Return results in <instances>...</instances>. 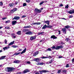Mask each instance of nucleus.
Segmentation results:
<instances>
[{"label":"nucleus","mask_w":74,"mask_h":74,"mask_svg":"<svg viewBox=\"0 0 74 74\" xmlns=\"http://www.w3.org/2000/svg\"><path fill=\"white\" fill-rule=\"evenodd\" d=\"M44 33H45V32H39L38 34V35H40V34H41V35L43 36V35H44Z\"/></svg>","instance_id":"nucleus-14"},{"label":"nucleus","mask_w":74,"mask_h":74,"mask_svg":"<svg viewBox=\"0 0 74 74\" xmlns=\"http://www.w3.org/2000/svg\"><path fill=\"white\" fill-rule=\"evenodd\" d=\"M14 41L13 42H11L8 45V47H3V49H4V51H5L6 49H9L10 48V45H12L14 44Z\"/></svg>","instance_id":"nucleus-1"},{"label":"nucleus","mask_w":74,"mask_h":74,"mask_svg":"<svg viewBox=\"0 0 74 74\" xmlns=\"http://www.w3.org/2000/svg\"><path fill=\"white\" fill-rule=\"evenodd\" d=\"M47 28V25H45L42 27V29H45Z\"/></svg>","instance_id":"nucleus-21"},{"label":"nucleus","mask_w":74,"mask_h":74,"mask_svg":"<svg viewBox=\"0 0 74 74\" xmlns=\"http://www.w3.org/2000/svg\"><path fill=\"white\" fill-rule=\"evenodd\" d=\"M18 2H15V4H18Z\"/></svg>","instance_id":"nucleus-64"},{"label":"nucleus","mask_w":74,"mask_h":74,"mask_svg":"<svg viewBox=\"0 0 74 74\" xmlns=\"http://www.w3.org/2000/svg\"><path fill=\"white\" fill-rule=\"evenodd\" d=\"M22 51V49H20L18 50V52H19L20 51Z\"/></svg>","instance_id":"nucleus-57"},{"label":"nucleus","mask_w":74,"mask_h":74,"mask_svg":"<svg viewBox=\"0 0 74 74\" xmlns=\"http://www.w3.org/2000/svg\"><path fill=\"white\" fill-rule=\"evenodd\" d=\"M4 42H5V44H7V40H6V39H5V40H4Z\"/></svg>","instance_id":"nucleus-41"},{"label":"nucleus","mask_w":74,"mask_h":74,"mask_svg":"<svg viewBox=\"0 0 74 74\" xmlns=\"http://www.w3.org/2000/svg\"><path fill=\"white\" fill-rule=\"evenodd\" d=\"M26 2L27 3H29L30 2V0H26Z\"/></svg>","instance_id":"nucleus-37"},{"label":"nucleus","mask_w":74,"mask_h":74,"mask_svg":"<svg viewBox=\"0 0 74 74\" xmlns=\"http://www.w3.org/2000/svg\"><path fill=\"white\" fill-rule=\"evenodd\" d=\"M58 32H59V34H60V33H60V30H59L58 31Z\"/></svg>","instance_id":"nucleus-56"},{"label":"nucleus","mask_w":74,"mask_h":74,"mask_svg":"<svg viewBox=\"0 0 74 74\" xmlns=\"http://www.w3.org/2000/svg\"><path fill=\"white\" fill-rule=\"evenodd\" d=\"M49 57H50V58H49V59H50L51 58H52V57L50 56H49Z\"/></svg>","instance_id":"nucleus-58"},{"label":"nucleus","mask_w":74,"mask_h":74,"mask_svg":"<svg viewBox=\"0 0 74 74\" xmlns=\"http://www.w3.org/2000/svg\"><path fill=\"white\" fill-rule=\"evenodd\" d=\"M69 5H67L65 7V8L66 9H67L69 8Z\"/></svg>","instance_id":"nucleus-43"},{"label":"nucleus","mask_w":74,"mask_h":74,"mask_svg":"<svg viewBox=\"0 0 74 74\" xmlns=\"http://www.w3.org/2000/svg\"><path fill=\"white\" fill-rule=\"evenodd\" d=\"M38 54V51H36L33 54V56H36V55H37Z\"/></svg>","instance_id":"nucleus-13"},{"label":"nucleus","mask_w":74,"mask_h":74,"mask_svg":"<svg viewBox=\"0 0 74 74\" xmlns=\"http://www.w3.org/2000/svg\"><path fill=\"white\" fill-rule=\"evenodd\" d=\"M39 72H40V74H42V73H48L49 72L48 71L45 70H43L42 71H39Z\"/></svg>","instance_id":"nucleus-3"},{"label":"nucleus","mask_w":74,"mask_h":74,"mask_svg":"<svg viewBox=\"0 0 74 74\" xmlns=\"http://www.w3.org/2000/svg\"><path fill=\"white\" fill-rule=\"evenodd\" d=\"M7 18L6 17H4V18H2V20H5V19H7Z\"/></svg>","instance_id":"nucleus-46"},{"label":"nucleus","mask_w":74,"mask_h":74,"mask_svg":"<svg viewBox=\"0 0 74 74\" xmlns=\"http://www.w3.org/2000/svg\"><path fill=\"white\" fill-rule=\"evenodd\" d=\"M13 9V10L14 12H15V11H17V8H14Z\"/></svg>","instance_id":"nucleus-36"},{"label":"nucleus","mask_w":74,"mask_h":74,"mask_svg":"<svg viewBox=\"0 0 74 74\" xmlns=\"http://www.w3.org/2000/svg\"><path fill=\"white\" fill-rule=\"evenodd\" d=\"M17 34L18 35H21L22 34V33H21V31H18L17 32Z\"/></svg>","instance_id":"nucleus-17"},{"label":"nucleus","mask_w":74,"mask_h":74,"mask_svg":"<svg viewBox=\"0 0 74 74\" xmlns=\"http://www.w3.org/2000/svg\"><path fill=\"white\" fill-rule=\"evenodd\" d=\"M14 12L13 9H12L10 10V12L11 13H14Z\"/></svg>","instance_id":"nucleus-39"},{"label":"nucleus","mask_w":74,"mask_h":74,"mask_svg":"<svg viewBox=\"0 0 74 74\" xmlns=\"http://www.w3.org/2000/svg\"><path fill=\"white\" fill-rule=\"evenodd\" d=\"M64 27H65L66 29H69V28H70V26L69 25H66Z\"/></svg>","instance_id":"nucleus-30"},{"label":"nucleus","mask_w":74,"mask_h":74,"mask_svg":"<svg viewBox=\"0 0 74 74\" xmlns=\"http://www.w3.org/2000/svg\"><path fill=\"white\" fill-rule=\"evenodd\" d=\"M30 72V70L28 69H25L23 71V73H28Z\"/></svg>","instance_id":"nucleus-6"},{"label":"nucleus","mask_w":74,"mask_h":74,"mask_svg":"<svg viewBox=\"0 0 74 74\" xmlns=\"http://www.w3.org/2000/svg\"><path fill=\"white\" fill-rule=\"evenodd\" d=\"M14 70V68H9L8 67L5 68V70L6 71H8V72H12V70Z\"/></svg>","instance_id":"nucleus-2"},{"label":"nucleus","mask_w":74,"mask_h":74,"mask_svg":"<svg viewBox=\"0 0 74 74\" xmlns=\"http://www.w3.org/2000/svg\"><path fill=\"white\" fill-rule=\"evenodd\" d=\"M66 41H70V39H69L68 38H66Z\"/></svg>","instance_id":"nucleus-34"},{"label":"nucleus","mask_w":74,"mask_h":74,"mask_svg":"<svg viewBox=\"0 0 74 74\" xmlns=\"http://www.w3.org/2000/svg\"><path fill=\"white\" fill-rule=\"evenodd\" d=\"M10 20H8V21H6L5 22V23H10Z\"/></svg>","instance_id":"nucleus-35"},{"label":"nucleus","mask_w":74,"mask_h":74,"mask_svg":"<svg viewBox=\"0 0 74 74\" xmlns=\"http://www.w3.org/2000/svg\"><path fill=\"white\" fill-rule=\"evenodd\" d=\"M33 25H40V23H32Z\"/></svg>","instance_id":"nucleus-22"},{"label":"nucleus","mask_w":74,"mask_h":74,"mask_svg":"<svg viewBox=\"0 0 74 74\" xmlns=\"http://www.w3.org/2000/svg\"><path fill=\"white\" fill-rule=\"evenodd\" d=\"M43 22L45 23H47V24L48 25H49V22H50L48 20H47V21H43Z\"/></svg>","instance_id":"nucleus-10"},{"label":"nucleus","mask_w":74,"mask_h":74,"mask_svg":"<svg viewBox=\"0 0 74 74\" xmlns=\"http://www.w3.org/2000/svg\"><path fill=\"white\" fill-rule=\"evenodd\" d=\"M25 34H29V35H30L31 34H33V33L30 31H29V32H26Z\"/></svg>","instance_id":"nucleus-7"},{"label":"nucleus","mask_w":74,"mask_h":74,"mask_svg":"<svg viewBox=\"0 0 74 74\" xmlns=\"http://www.w3.org/2000/svg\"><path fill=\"white\" fill-rule=\"evenodd\" d=\"M52 62H53V60H52L49 62V63H52Z\"/></svg>","instance_id":"nucleus-48"},{"label":"nucleus","mask_w":74,"mask_h":74,"mask_svg":"<svg viewBox=\"0 0 74 74\" xmlns=\"http://www.w3.org/2000/svg\"><path fill=\"white\" fill-rule=\"evenodd\" d=\"M29 31V29H23L22 30V32H24V33H26L27 32Z\"/></svg>","instance_id":"nucleus-11"},{"label":"nucleus","mask_w":74,"mask_h":74,"mask_svg":"<svg viewBox=\"0 0 74 74\" xmlns=\"http://www.w3.org/2000/svg\"><path fill=\"white\" fill-rule=\"evenodd\" d=\"M65 67H69V64H67Z\"/></svg>","instance_id":"nucleus-44"},{"label":"nucleus","mask_w":74,"mask_h":74,"mask_svg":"<svg viewBox=\"0 0 74 74\" xmlns=\"http://www.w3.org/2000/svg\"><path fill=\"white\" fill-rule=\"evenodd\" d=\"M26 48H25L24 50H23L21 53V55L23 54V53H24L26 52Z\"/></svg>","instance_id":"nucleus-16"},{"label":"nucleus","mask_w":74,"mask_h":74,"mask_svg":"<svg viewBox=\"0 0 74 74\" xmlns=\"http://www.w3.org/2000/svg\"><path fill=\"white\" fill-rule=\"evenodd\" d=\"M52 26L51 25H47V28H52Z\"/></svg>","instance_id":"nucleus-31"},{"label":"nucleus","mask_w":74,"mask_h":74,"mask_svg":"<svg viewBox=\"0 0 74 74\" xmlns=\"http://www.w3.org/2000/svg\"><path fill=\"white\" fill-rule=\"evenodd\" d=\"M60 72H61V70H59L58 71V72H57V73H60Z\"/></svg>","instance_id":"nucleus-49"},{"label":"nucleus","mask_w":74,"mask_h":74,"mask_svg":"<svg viewBox=\"0 0 74 74\" xmlns=\"http://www.w3.org/2000/svg\"><path fill=\"white\" fill-rule=\"evenodd\" d=\"M16 21H12V25H14L16 24Z\"/></svg>","instance_id":"nucleus-20"},{"label":"nucleus","mask_w":74,"mask_h":74,"mask_svg":"<svg viewBox=\"0 0 74 74\" xmlns=\"http://www.w3.org/2000/svg\"><path fill=\"white\" fill-rule=\"evenodd\" d=\"M52 50H51V49L48 48L47 49L46 51H52Z\"/></svg>","instance_id":"nucleus-29"},{"label":"nucleus","mask_w":74,"mask_h":74,"mask_svg":"<svg viewBox=\"0 0 74 74\" xmlns=\"http://www.w3.org/2000/svg\"><path fill=\"white\" fill-rule=\"evenodd\" d=\"M48 58L47 57H44V56H43V57H41V59H46V58Z\"/></svg>","instance_id":"nucleus-32"},{"label":"nucleus","mask_w":74,"mask_h":74,"mask_svg":"<svg viewBox=\"0 0 74 74\" xmlns=\"http://www.w3.org/2000/svg\"><path fill=\"white\" fill-rule=\"evenodd\" d=\"M63 48V47L62 45H60L59 46H57L55 48V49H62Z\"/></svg>","instance_id":"nucleus-4"},{"label":"nucleus","mask_w":74,"mask_h":74,"mask_svg":"<svg viewBox=\"0 0 74 74\" xmlns=\"http://www.w3.org/2000/svg\"><path fill=\"white\" fill-rule=\"evenodd\" d=\"M68 13L70 14H74V9L73 10H71L68 12Z\"/></svg>","instance_id":"nucleus-9"},{"label":"nucleus","mask_w":74,"mask_h":74,"mask_svg":"<svg viewBox=\"0 0 74 74\" xmlns=\"http://www.w3.org/2000/svg\"><path fill=\"white\" fill-rule=\"evenodd\" d=\"M34 61H35L36 62H39L41 61V59L40 58H35L34 59Z\"/></svg>","instance_id":"nucleus-5"},{"label":"nucleus","mask_w":74,"mask_h":74,"mask_svg":"<svg viewBox=\"0 0 74 74\" xmlns=\"http://www.w3.org/2000/svg\"><path fill=\"white\" fill-rule=\"evenodd\" d=\"M26 63L27 64H30V62H27Z\"/></svg>","instance_id":"nucleus-54"},{"label":"nucleus","mask_w":74,"mask_h":74,"mask_svg":"<svg viewBox=\"0 0 74 74\" xmlns=\"http://www.w3.org/2000/svg\"><path fill=\"white\" fill-rule=\"evenodd\" d=\"M72 62L74 64V58L73 59Z\"/></svg>","instance_id":"nucleus-55"},{"label":"nucleus","mask_w":74,"mask_h":74,"mask_svg":"<svg viewBox=\"0 0 74 74\" xmlns=\"http://www.w3.org/2000/svg\"><path fill=\"white\" fill-rule=\"evenodd\" d=\"M18 73V74H21L22 73L21 72H19L18 73Z\"/></svg>","instance_id":"nucleus-61"},{"label":"nucleus","mask_w":74,"mask_h":74,"mask_svg":"<svg viewBox=\"0 0 74 74\" xmlns=\"http://www.w3.org/2000/svg\"><path fill=\"white\" fill-rule=\"evenodd\" d=\"M66 72H67V71H66V70H63V73H66Z\"/></svg>","instance_id":"nucleus-47"},{"label":"nucleus","mask_w":74,"mask_h":74,"mask_svg":"<svg viewBox=\"0 0 74 74\" xmlns=\"http://www.w3.org/2000/svg\"><path fill=\"white\" fill-rule=\"evenodd\" d=\"M62 31L63 32V33L64 34H66V28H62Z\"/></svg>","instance_id":"nucleus-8"},{"label":"nucleus","mask_w":74,"mask_h":74,"mask_svg":"<svg viewBox=\"0 0 74 74\" xmlns=\"http://www.w3.org/2000/svg\"><path fill=\"white\" fill-rule=\"evenodd\" d=\"M41 12V10H38V13H40Z\"/></svg>","instance_id":"nucleus-38"},{"label":"nucleus","mask_w":74,"mask_h":74,"mask_svg":"<svg viewBox=\"0 0 74 74\" xmlns=\"http://www.w3.org/2000/svg\"><path fill=\"white\" fill-rule=\"evenodd\" d=\"M44 3V1H43L42 2H41L40 3V5H41L43 3Z\"/></svg>","instance_id":"nucleus-40"},{"label":"nucleus","mask_w":74,"mask_h":74,"mask_svg":"<svg viewBox=\"0 0 74 74\" xmlns=\"http://www.w3.org/2000/svg\"><path fill=\"white\" fill-rule=\"evenodd\" d=\"M51 38H53V39H56L57 38V37L55 36L54 35L51 36Z\"/></svg>","instance_id":"nucleus-18"},{"label":"nucleus","mask_w":74,"mask_h":74,"mask_svg":"<svg viewBox=\"0 0 74 74\" xmlns=\"http://www.w3.org/2000/svg\"><path fill=\"white\" fill-rule=\"evenodd\" d=\"M5 29H10V28L9 27H5Z\"/></svg>","instance_id":"nucleus-45"},{"label":"nucleus","mask_w":74,"mask_h":74,"mask_svg":"<svg viewBox=\"0 0 74 74\" xmlns=\"http://www.w3.org/2000/svg\"><path fill=\"white\" fill-rule=\"evenodd\" d=\"M55 46H53L51 47V48L53 49H55Z\"/></svg>","instance_id":"nucleus-50"},{"label":"nucleus","mask_w":74,"mask_h":74,"mask_svg":"<svg viewBox=\"0 0 74 74\" xmlns=\"http://www.w3.org/2000/svg\"><path fill=\"white\" fill-rule=\"evenodd\" d=\"M25 29H27L29 28H30V27H31V26L30 25H29L28 26H26L24 27Z\"/></svg>","instance_id":"nucleus-23"},{"label":"nucleus","mask_w":74,"mask_h":74,"mask_svg":"<svg viewBox=\"0 0 74 74\" xmlns=\"http://www.w3.org/2000/svg\"><path fill=\"white\" fill-rule=\"evenodd\" d=\"M49 62H47L46 63L47 64H49Z\"/></svg>","instance_id":"nucleus-59"},{"label":"nucleus","mask_w":74,"mask_h":74,"mask_svg":"<svg viewBox=\"0 0 74 74\" xmlns=\"http://www.w3.org/2000/svg\"><path fill=\"white\" fill-rule=\"evenodd\" d=\"M26 16L23 15L22 16V18H26Z\"/></svg>","instance_id":"nucleus-52"},{"label":"nucleus","mask_w":74,"mask_h":74,"mask_svg":"<svg viewBox=\"0 0 74 74\" xmlns=\"http://www.w3.org/2000/svg\"><path fill=\"white\" fill-rule=\"evenodd\" d=\"M21 53V52L16 53H15L13 55V56H14V55H19Z\"/></svg>","instance_id":"nucleus-26"},{"label":"nucleus","mask_w":74,"mask_h":74,"mask_svg":"<svg viewBox=\"0 0 74 74\" xmlns=\"http://www.w3.org/2000/svg\"><path fill=\"white\" fill-rule=\"evenodd\" d=\"M20 62V61L19 60H16L14 61L13 63H19Z\"/></svg>","instance_id":"nucleus-19"},{"label":"nucleus","mask_w":74,"mask_h":74,"mask_svg":"<svg viewBox=\"0 0 74 74\" xmlns=\"http://www.w3.org/2000/svg\"><path fill=\"white\" fill-rule=\"evenodd\" d=\"M6 57V56H1V58H0V60H1L2 59H3L4 58H5Z\"/></svg>","instance_id":"nucleus-24"},{"label":"nucleus","mask_w":74,"mask_h":74,"mask_svg":"<svg viewBox=\"0 0 74 74\" xmlns=\"http://www.w3.org/2000/svg\"><path fill=\"white\" fill-rule=\"evenodd\" d=\"M9 6L10 7H13L14 5V4L13 3H9Z\"/></svg>","instance_id":"nucleus-25"},{"label":"nucleus","mask_w":74,"mask_h":74,"mask_svg":"<svg viewBox=\"0 0 74 74\" xmlns=\"http://www.w3.org/2000/svg\"><path fill=\"white\" fill-rule=\"evenodd\" d=\"M13 38H16V36H13Z\"/></svg>","instance_id":"nucleus-60"},{"label":"nucleus","mask_w":74,"mask_h":74,"mask_svg":"<svg viewBox=\"0 0 74 74\" xmlns=\"http://www.w3.org/2000/svg\"><path fill=\"white\" fill-rule=\"evenodd\" d=\"M20 19V17H17L15 16L14 17L13 19H15V20H18V19Z\"/></svg>","instance_id":"nucleus-12"},{"label":"nucleus","mask_w":74,"mask_h":74,"mask_svg":"<svg viewBox=\"0 0 74 74\" xmlns=\"http://www.w3.org/2000/svg\"><path fill=\"white\" fill-rule=\"evenodd\" d=\"M11 36L13 37V36H15V34L14 33H13L11 34Z\"/></svg>","instance_id":"nucleus-51"},{"label":"nucleus","mask_w":74,"mask_h":74,"mask_svg":"<svg viewBox=\"0 0 74 74\" xmlns=\"http://www.w3.org/2000/svg\"><path fill=\"white\" fill-rule=\"evenodd\" d=\"M45 64V63H41V62H38V65H43V64Z\"/></svg>","instance_id":"nucleus-27"},{"label":"nucleus","mask_w":74,"mask_h":74,"mask_svg":"<svg viewBox=\"0 0 74 74\" xmlns=\"http://www.w3.org/2000/svg\"><path fill=\"white\" fill-rule=\"evenodd\" d=\"M38 9L37 8H36L35 9V12L36 13V14H37V13H38Z\"/></svg>","instance_id":"nucleus-28"},{"label":"nucleus","mask_w":74,"mask_h":74,"mask_svg":"<svg viewBox=\"0 0 74 74\" xmlns=\"http://www.w3.org/2000/svg\"><path fill=\"white\" fill-rule=\"evenodd\" d=\"M3 3H2L1 2H0V5H3Z\"/></svg>","instance_id":"nucleus-53"},{"label":"nucleus","mask_w":74,"mask_h":74,"mask_svg":"<svg viewBox=\"0 0 74 74\" xmlns=\"http://www.w3.org/2000/svg\"><path fill=\"white\" fill-rule=\"evenodd\" d=\"M12 47L14 48H18V46H16V45H13L12 46Z\"/></svg>","instance_id":"nucleus-33"},{"label":"nucleus","mask_w":74,"mask_h":74,"mask_svg":"<svg viewBox=\"0 0 74 74\" xmlns=\"http://www.w3.org/2000/svg\"><path fill=\"white\" fill-rule=\"evenodd\" d=\"M27 5V4H26V3H24L23 4V7H25V6H26Z\"/></svg>","instance_id":"nucleus-42"},{"label":"nucleus","mask_w":74,"mask_h":74,"mask_svg":"<svg viewBox=\"0 0 74 74\" xmlns=\"http://www.w3.org/2000/svg\"><path fill=\"white\" fill-rule=\"evenodd\" d=\"M69 18H73V16H69Z\"/></svg>","instance_id":"nucleus-63"},{"label":"nucleus","mask_w":74,"mask_h":74,"mask_svg":"<svg viewBox=\"0 0 74 74\" xmlns=\"http://www.w3.org/2000/svg\"><path fill=\"white\" fill-rule=\"evenodd\" d=\"M36 38V36H32L31 37L30 39L31 40H35Z\"/></svg>","instance_id":"nucleus-15"},{"label":"nucleus","mask_w":74,"mask_h":74,"mask_svg":"<svg viewBox=\"0 0 74 74\" xmlns=\"http://www.w3.org/2000/svg\"><path fill=\"white\" fill-rule=\"evenodd\" d=\"M60 7H62V6H63V4H60Z\"/></svg>","instance_id":"nucleus-62"}]
</instances>
